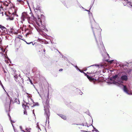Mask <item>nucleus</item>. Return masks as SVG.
Masks as SVG:
<instances>
[{"label": "nucleus", "mask_w": 132, "mask_h": 132, "mask_svg": "<svg viewBox=\"0 0 132 132\" xmlns=\"http://www.w3.org/2000/svg\"><path fill=\"white\" fill-rule=\"evenodd\" d=\"M112 79L113 84L119 86H123V90L125 92L128 94L132 95V93L129 91V89L126 86L122 85L123 82V81H126L128 79V77L126 75H123L120 78L119 75H116L113 76Z\"/></svg>", "instance_id": "1"}, {"label": "nucleus", "mask_w": 132, "mask_h": 132, "mask_svg": "<svg viewBox=\"0 0 132 132\" xmlns=\"http://www.w3.org/2000/svg\"><path fill=\"white\" fill-rule=\"evenodd\" d=\"M27 98L28 100V102L25 99V101H24V103L23 104L22 106L23 108L25 109H27L29 108V105L31 102H33V100L32 99L31 97L29 96L28 94L27 93Z\"/></svg>", "instance_id": "2"}, {"label": "nucleus", "mask_w": 132, "mask_h": 132, "mask_svg": "<svg viewBox=\"0 0 132 132\" xmlns=\"http://www.w3.org/2000/svg\"><path fill=\"white\" fill-rule=\"evenodd\" d=\"M49 106L47 104L46 106L45 105L44 107V115L45 116L47 119V118L49 119L50 114L49 110Z\"/></svg>", "instance_id": "3"}, {"label": "nucleus", "mask_w": 132, "mask_h": 132, "mask_svg": "<svg viewBox=\"0 0 132 132\" xmlns=\"http://www.w3.org/2000/svg\"><path fill=\"white\" fill-rule=\"evenodd\" d=\"M30 17L27 14V12H24L22 13L21 19L22 21H24L26 19H27L28 20H30Z\"/></svg>", "instance_id": "4"}, {"label": "nucleus", "mask_w": 132, "mask_h": 132, "mask_svg": "<svg viewBox=\"0 0 132 132\" xmlns=\"http://www.w3.org/2000/svg\"><path fill=\"white\" fill-rule=\"evenodd\" d=\"M0 30H1V31L3 33H5V31L6 30V28L1 25H0Z\"/></svg>", "instance_id": "5"}, {"label": "nucleus", "mask_w": 132, "mask_h": 132, "mask_svg": "<svg viewBox=\"0 0 132 132\" xmlns=\"http://www.w3.org/2000/svg\"><path fill=\"white\" fill-rule=\"evenodd\" d=\"M40 22L41 24H42V21H44L45 19V16L43 15H41L40 18Z\"/></svg>", "instance_id": "6"}, {"label": "nucleus", "mask_w": 132, "mask_h": 132, "mask_svg": "<svg viewBox=\"0 0 132 132\" xmlns=\"http://www.w3.org/2000/svg\"><path fill=\"white\" fill-rule=\"evenodd\" d=\"M61 117L62 118V119L64 120H65L66 119V116L63 115H61Z\"/></svg>", "instance_id": "7"}, {"label": "nucleus", "mask_w": 132, "mask_h": 132, "mask_svg": "<svg viewBox=\"0 0 132 132\" xmlns=\"http://www.w3.org/2000/svg\"><path fill=\"white\" fill-rule=\"evenodd\" d=\"M30 13L31 15V17H32L35 20L36 19V18L34 16L33 13H31V12Z\"/></svg>", "instance_id": "8"}, {"label": "nucleus", "mask_w": 132, "mask_h": 132, "mask_svg": "<svg viewBox=\"0 0 132 132\" xmlns=\"http://www.w3.org/2000/svg\"><path fill=\"white\" fill-rule=\"evenodd\" d=\"M98 40H99V42L100 44L102 43V41L101 39V37L100 35L99 38L98 39Z\"/></svg>", "instance_id": "9"}, {"label": "nucleus", "mask_w": 132, "mask_h": 132, "mask_svg": "<svg viewBox=\"0 0 132 132\" xmlns=\"http://www.w3.org/2000/svg\"><path fill=\"white\" fill-rule=\"evenodd\" d=\"M85 74L86 75L87 78L89 79V80H92L91 77H90L89 75H87L86 73H85Z\"/></svg>", "instance_id": "10"}, {"label": "nucleus", "mask_w": 132, "mask_h": 132, "mask_svg": "<svg viewBox=\"0 0 132 132\" xmlns=\"http://www.w3.org/2000/svg\"><path fill=\"white\" fill-rule=\"evenodd\" d=\"M26 130L28 132H30V130H31V129L30 128H26Z\"/></svg>", "instance_id": "11"}, {"label": "nucleus", "mask_w": 132, "mask_h": 132, "mask_svg": "<svg viewBox=\"0 0 132 132\" xmlns=\"http://www.w3.org/2000/svg\"><path fill=\"white\" fill-rule=\"evenodd\" d=\"M0 55L2 56L3 57H5V56L2 53L0 52Z\"/></svg>", "instance_id": "12"}, {"label": "nucleus", "mask_w": 132, "mask_h": 132, "mask_svg": "<svg viewBox=\"0 0 132 132\" xmlns=\"http://www.w3.org/2000/svg\"><path fill=\"white\" fill-rule=\"evenodd\" d=\"M1 49L2 50V51L3 52H5V51L6 49V48H5L4 50L3 48H2L1 47Z\"/></svg>", "instance_id": "13"}, {"label": "nucleus", "mask_w": 132, "mask_h": 132, "mask_svg": "<svg viewBox=\"0 0 132 132\" xmlns=\"http://www.w3.org/2000/svg\"><path fill=\"white\" fill-rule=\"evenodd\" d=\"M20 129H21V130L23 132H26L25 131H24V130H22V127L21 126H20Z\"/></svg>", "instance_id": "14"}, {"label": "nucleus", "mask_w": 132, "mask_h": 132, "mask_svg": "<svg viewBox=\"0 0 132 132\" xmlns=\"http://www.w3.org/2000/svg\"><path fill=\"white\" fill-rule=\"evenodd\" d=\"M24 114H26V115H27V111L26 110L24 111Z\"/></svg>", "instance_id": "15"}, {"label": "nucleus", "mask_w": 132, "mask_h": 132, "mask_svg": "<svg viewBox=\"0 0 132 132\" xmlns=\"http://www.w3.org/2000/svg\"><path fill=\"white\" fill-rule=\"evenodd\" d=\"M37 127L39 129H40V128H39V126L38 125V123H37Z\"/></svg>", "instance_id": "16"}, {"label": "nucleus", "mask_w": 132, "mask_h": 132, "mask_svg": "<svg viewBox=\"0 0 132 132\" xmlns=\"http://www.w3.org/2000/svg\"><path fill=\"white\" fill-rule=\"evenodd\" d=\"M40 7H36V8H35V9L37 10H40Z\"/></svg>", "instance_id": "17"}, {"label": "nucleus", "mask_w": 132, "mask_h": 132, "mask_svg": "<svg viewBox=\"0 0 132 132\" xmlns=\"http://www.w3.org/2000/svg\"><path fill=\"white\" fill-rule=\"evenodd\" d=\"M3 33L1 31V30L0 29V35H1L2 34V33Z\"/></svg>", "instance_id": "18"}, {"label": "nucleus", "mask_w": 132, "mask_h": 132, "mask_svg": "<svg viewBox=\"0 0 132 132\" xmlns=\"http://www.w3.org/2000/svg\"><path fill=\"white\" fill-rule=\"evenodd\" d=\"M3 12H2L1 13H0V14H1V15L2 16H3Z\"/></svg>", "instance_id": "19"}, {"label": "nucleus", "mask_w": 132, "mask_h": 132, "mask_svg": "<svg viewBox=\"0 0 132 132\" xmlns=\"http://www.w3.org/2000/svg\"><path fill=\"white\" fill-rule=\"evenodd\" d=\"M113 61V60H112L110 61H109V62H110V63H111Z\"/></svg>", "instance_id": "20"}, {"label": "nucleus", "mask_w": 132, "mask_h": 132, "mask_svg": "<svg viewBox=\"0 0 132 132\" xmlns=\"http://www.w3.org/2000/svg\"><path fill=\"white\" fill-rule=\"evenodd\" d=\"M11 122L12 124V126H13V124H12V122H14V121H12H12L11 120Z\"/></svg>", "instance_id": "21"}, {"label": "nucleus", "mask_w": 132, "mask_h": 132, "mask_svg": "<svg viewBox=\"0 0 132 132\" xmlns=\"http://www.w3.org/2000/svg\"><path fill=\"white\" fill-rule=\"evenodd\" d=\"M63 69H60L59 70V71H62Z\"/></svg>", "instance_id": "22"}, {"label": "nucleus", "mask_w": 132, "mask_h": 132, "mask_svg": "<svg viewBox=\"0 0 132 132\" xmlns=\"http://www.w3.org/2000/svg\"><path fill=\"white\" fill-rule=\"evenodd\" d=\"M96 41L97 42V43H98V40H97V38H96Z\"/></svg>", "instance_id": "23"}, {"label": "nucleus", "mask_w": 132, "mask_h": 132, "mask_svg": "<svg viewBox=\"0 0 132 132\" xmlns=\"http://www.w3.org/2000/svg\"><path fill=\"white\" fill-rule=\"evenodd\" d=\"M78 70L80 72H82L81 71V70H80V69H79Z\"/></svg>", "instance_id": "24"}, {"label": "nucleus", "mask_w": 132, "mask_h": 132, "mask_svg": "<svg viewBox=\"0 0 132 132\" xmlns=\"http://www.w3.org/2000/svg\"><path fill=\"white\" fill-rule=\"evenodd\" d=\"M8 116H9V118H10V119H11V117H10V116L9 115V114H8Z\"/></svg>", "instance_id": "25"}, {"label": "nucleus", "mask_w": 132, "mask_h": 132, "mask_svg": "<svg viewBox=\"0 0 132 132\" xmlns=\"http://www.w3.org/2000/svg\"><path fill=\"white\" fill-rule=\"evenodd\" d=\"M30 81H31V80H30ZM30 82H31V84H32V82L31 81H30Z\"/></svg>", "instance_id": "26"}, {"label": "nucleus", "mask_w": 132, "mask_h": 132, "mask_svg": "<svg viewBox=\"0 0 132 132\" xmlns=\"http://www.w3.org/2000/svg\"><path fill=\"white\" fill-rule=\"evenodd\" d=\"M34 110H33V113H34Z\"/></svg>", "instance_id": "27"}, {"label": "nucleus", "mask_w": 132, "mask_h": 132, "mask_svg": "<svg viewBox=\"0 0 132 132\" xmlns=\"http://www.w3.org/2000/svg\"><path fill=\"white\" fill-rule=\"evenodd\" d=\"M44 52H45V50H44Z\"/></svg>", "instance_id": "28"}, {"label": "nucleus", "mask_w": 132, "mask_h": 132, "mask_svg": "<svg viewBox=\"0 0 132 132\" xmlns=\"http://www.w3.org/2000/svg\"><path fill=\"white\" fill-rule=\"evenodd\" d=\"M92 20H94V19H93V18L92 19Z\"/></svg>", "instance_id": "29"}, {"label": "nucleus", "mask_w": 132, "mask_h": 132, "mask_svg": "<svg viewBox=\"0 0 132 132\" xmlns=\"http://www.w3.org/2000/svg\"><path fill=\"white\" fill-rule=\"evenodd\" d=\"M37 23V25H39V24H38V23Z\"/></svg>", "instance_id": "30"}, {"label": "nucleus", "mask_w": 132, "mask_h": 132, "mask_svg": "<svg viewBox=\"0 0 132 132\" xmlns=\"http://www.w3.org/2000/svg\"><path fill=\"white\" fill-rule=\"evenodd\" d=\"M27 44H30V43H27Z\"/></svg>", "instance_id": "31"}]
</instances>
